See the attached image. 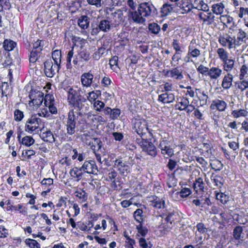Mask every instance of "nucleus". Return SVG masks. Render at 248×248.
I'll return each mask as SVG.
<instances>
[{"label":"nucleus","instance_id":"f257e3e1","mask_svg":"<svg viewBox=\"0 0 248 248\" xmlns=\"http://www.w3.org/2000/svg\"><path fill=\"white\" fill-rule=\"evenodd\" d=\"M157 14V10L153 3L150 2H143L140 3L137 12L130 13L132 22L142 24L146 21V18L154 17Z\"/></svg>","mask_w":248,"mask_h":248},{"label":"nucleus","instance_id":"f03ea898","mask_svg":"<svg viewBox=\"0 0 248 248\" xmlns=\"http://www.w3.org/2000/svg\"><path fill=\"white\" fill-rule=\"evenodd\" d=\"M136 143L141 148L142 151L153 157L157 155V150L154 144L145 138H136Z\"/></svg>","mask_w":248,"mask_h":248},{"label":"nucleus","instance_id":"7ed1b4c3","mask_svg":"<svg viewBox=\"0 0 248 248\" xmlns=\"http://www.w3.org/2000/svg\"><path fill=\"white\" fill-rule=\"evenodd\" d=\"M67 99L69 105L78 110L82 108V102L86 101V99L82 97L78 91L72 88L69 89Z\"/></svg>","mask_w":248,"mask_h":248},{"label":"nucleus","instance_id":"20e7f679","mask_svg":"<svg viewBox=\"0 0 248 248\" xmlns=\"http://www.w3.org/2000/svg\"><path fill=\"white\" fill-rule=\"evenodd\" d=\"M41 119L37 114H32L26 121L24 130L30 134H33L39 128Z\"/></svg>","mask_w":248,"mask_h":248},{"label":"nucleus","instance_id":"39448f33","mask_svg":"<svg viewBox=\"0 0 248 248\" xmlns=\"http://www.w3.org/2000/svg\"><path fill=\"white\" fill-rule=\"evenodd\" d=\"M158 147L161 150V154L166 158L171 157L174 155V150L170 145V141L164 138L159 140Z\"/></svg>","mask_w":248,"mask_h":248},{"label":"nucleus","instance_id":"423d86ee","mask_svg":"<svg viewBox=\"0 0 248 248\" xmlns=\"http://www.w3.org/2000/svg\"><path fill=\"white\" fill-rule=\"evenodd\" d=\"M218 42L224 47H228L230 49L235 48L236 46H240L238 41H236L235 37H232L228 34L220 36Z\"/></svg>","mask_w":248,"mask_h":248},{"label":"nucleus","instance_id":"0eeeda50","mask_svg":"<svg viewBox=\"0 0 248 248\" xmlns=\"http://www.w3.org/2000/svg\"><path fill=\"white\" fill-rule=\"evenodd\" d=\"M111 24L109 21L107 19H101L98 21L96 26L92 25L91 34L96 35L100 31L108 32L110 30Z\"/></svg>","mask_w":248,"mask_h":248},{"label":"nucleus","instance_id":"6e6552de","mask_svg":"<svg viewBox=\"0 0 248 248\" xmlns=\"http://www.w3.org/2000/svg\"><path fill=\"white\" fill-rule=\"evenodd\" d=\"M113 167L123 176H126L130 172L131 168L129 163L124 161L122 158L117 159L114 161Z\"/></svg>","mask_w":248,"mask_h":248},{"label":"nucleus","instance_id":"1a4fd4ad","mask_svg":"<svg viewBox=\"0 0 248 248\" xmlns=\"http://www.w3.org/2000/svg\"><path fill=\"white\" fill-rule=\"evenodd\" d=\"M29 98L33 105L38 107L43 102L44 93L38 89H31L30 93Z\"/></svg>","mask_w":248,"mask_h":248},{"label":"nucleus","instance_id":"9d476101","mask_svg":"<svg viewBox=\"0 0 248 248\" xmlns=\"http://www.w3.org/2000/svg\"><path fill=\"white\" fill-rule=\"evenodd\" d=\"M76 115L73 110L70 111L66 120L65 126L68 135H72L76 131Z\"/></svg>","mask_w":248,"mask_h":248},{"label":"nucleus","instance_id":"9b49d317","mask_svg":"<svg viewBox=\"0 0 248 248\" xmlns=\"http://www.w3.org/2000/svg\"><path fill=\"white\" fill-rule=\"evenodd\" d=\"M81 169L83 173L89 174H97L98 171L95 161L92 160L85 161L81 167Z\"/></svg>","mask_w":248,"mask_h":248},{"label":"nucleus","instance_id":"f8f14e48","mask_svg":"<svg viewBox=\"0 0 248 248\" xmlns=\"http://www.w3.org/2000/svg\"><path fill=\"white\" fill-rule=\"evenodd\" d=\"M134 128L135 132L140 136L139 138H144L145 135L148 132L151 136H152V133L148 127L147 124L145 122L143 123L140 121L137 122L135 124Z\"/></svg>","mask_w":248,"mask_h":248},{"label":"nucleus","instance_id":"ddd939ff","mask_svg":"<svg viewBox=\"0 0 248 248\" xmlns=\"http://www.w3.org/2000/svg\"><path fill=\"white\" fill-rule=\"evenodd\" d=\"M162 218H164L165 221L167 223H172L179 218V215L178 212L172 209L165 210L161 215Z\"/></svg>","mask_w":248,"mask_h":248},{"label":"nucleus","instance_id":"4468645a","mask_svg":"<svg viewBox=\"0 0 248 248\" xmlns=\"http://www.w3.org/2000/svg\"><path fill=\"white\" fill-rule=\"evenodd\" d=\"M90 53L86 49L79 50L73 60L75 64L79 65L88 62L90 60Z\"/></svg>","mask_w":248,"mask_h":248},{"label":"nucleus","instance_id":"2eb2a0df","mask_svg":"<svg viewBox=\"0 0 248 248\" xmlns=\"http://www.w3.org/2000/svg\"><path fill=\"white\" fill-rule=\"evenodd\" d=\"M87 121L89 124L95 125L98 123L104 124L106 120L101 115L93 114L91 112L87 114Z\"/></svg>","mask_w":248,"mask_h":248},{"label":"nucleus","instance_id":"dca6fc26","mask_svg":"<svg viewBox=\"0 0 248 248\" xmlns=\"http://www.w3.org/2000/svg\"><path fill=\"white\" fill-rule=\"evenodd\" d=\"M206 14L201 12L199 14V17L200 20H202L203 22L207 25H212L215 20V16L210 11L205 12Z\"/></svg>","mask_w":248,"mask_h":248},{"label":"nucleus","instance_id":"f3484780","mask_svg":"<svg viewBox=\"0 0 248 248\" xmlns=\"http://www.w3.org/2000/svg\"><path fill=\"white\" fill-rule=\"evenodd\" d=\"M227 103L221 99H216L212 101L210 105L211 109L217 110L219 111H224L227 108Z\"/></svg>","mask_w":248,"mask_h":248},{"label":"nucleus","instance_id":"a211bd4d","mask_svg":"<svg viewBox=\"0 0 248 248\" xmlns=\"http://www.w3.org/2000/svg\"><path fill=\"white\" fill-rule=\"evenodd\" d=\"M193 9L203 12H209V6L203 0H190Z\"/></svg>","mask_w":248,"mask_h":248},{"label":"nucleus","instance_id":"6ab92c4d","mask_svg":"<svg viewBox=\"0 0 248 248\" xmlns=\"http://www.w3.org/2000/svg\"><path fill=\"white\" fill-rule=\"evenodd\" d=\"M23 131H20L17 132V138L18 140L21 142L23 145L26 146L27 147H30L31 145H33L35 142V140L33 139V138L30 136H25L23 138L21 139V135L23 133Z\"/></svg>","mask_w":248,"mask_h":248},{"label":"nucleus","instance_id":"aec40b11","mask_svg":"<svg viewBox=\"0 0 248 248\" xmlns=\"http://www.w3.org/2000/svg\"><path fill=\"white\" fill-rule=\"evenodd\" d=\"M104 113L108 115L109 118L111 120H116L118 118L121 114V111L119 108H111L109 107H106L103 109Z\"/></svg>","mask_w":248,"mask_h":248},{"label":"nucleus","instance_id":"412c9836","mask_svg":"<svg viewBox=\"0 0 248 248\" xmlns=\"http://www.w3.org/2000/svg\"><path fill=\"white\" fill-rule=\"evenodd\" d=\"M127 5L129 7V9H124V12L126 13L125 16L127 18V20L129 22L131 23L132 19L130 17V13L131 12L134 13L135 12H137V10H136V3L134 0H128L127 1Z\"/></svg>","mask_w":248,"mask_h":248},{"label":"nucleus","instance_id":"4be33fe9","mask_svg":"<svg viewBox=\"0 0 248 248\" xmlns=\"http://www.w3.org/2000/svg\"><path fill=\"white\" fill-rule=\"evenodd\" d=\"M110 18L113 20L116 24H119L124 21V16L123 10L119 9L111 13Z\"/></svg>","mask_w":248,"mask_h":248},{"label":"nucleus","instance_id":"5701e85b","mask_svg":"<svg viewBox=\"0 0 248 248\" xmlns=\"http://www.w3.org/2000/svg\"><path fill=\"white\" fill-rule=\"evenodd\" d=\"M5 203L7 205L6 208V210L7 211L14 210L15 211H18L20 213H21L23 215H26L27 213L26 209L23 207L22 204H19L17 205H13L11 201L10 200H6L5 201Z\"/></svg>","mask_w":248,"mask_h":248},{"label":"nucleus","instance_id":"b1692460","mask_svg":"<svg viewBox=\"0 0 248 248\" xmlns=\"http://www.w3.org/2000/svg\"><path fill=\"white\" fill-rule=\"evenodd\" d=\"M175 96L172 93H166L158 95V101L163 104H169L174 101Z\"/></svg>","mask_w":248,"mask_h":248},{"label":"nucleus","instance_id":"393cba45","mask_svg":"<svg viewBox=\"0 0 248 248\" xmlns=\"http://www.w3.org/2000/svg\"><path fill=\"white\" fill-rule=\"evenodd\" d=\"M42 57V52L32 50L30 52L29 57L30 66H32L33 68L35 67V63L36 62H39L40 58Z\"/></svg>","mask_w":248,"mask_h":248},{"label":"nucleus","instance_id":"a878e982","mask_svg":"<svg viewBox=\"0 0 248 248\" xmlns=\"http://www.w3.org/2000/svg\"><path fill=\"white\" fill-rule=\"evenodd\" d=\"M75 196L81 203L85 202L88 199V193L81 188H78L75 192Z\"/></svg>","mask_w":248,"mask_h":248},{"label":"nucleus","instance_id":"bb28decb","mask_svg":"<svg viewBox=\"0 0 248 248\" xmlns=\"http://www.w3.org/2000/svg\"><path fill=\"white\" fill-rule=\"evenodd\" d=\"M69 173L70 176L75 179L77 181H79L83 178V172L81 169V167H74L72 169H71Z\"/></svg>","mask_w":248,"mask_h":248},{"label":"nucleus","instance_id":"cd10ccee","mask_svg":"<svg viewBox=\"0 0 248 248\" xmlns=\"http://www.w3.org/2000/svg\"><path fill=\"white\" fill-rule=\"evenodd\" d=\"M41 139L45 142L53 143L55 141V138L50 130H46L40 135Z\"/></svg>","mask_w":248,"mask_h":248},{"label":"nucleus","instance_id":"c85d7f7f","mask_svg":"<svg viewBox=\"0 0 248 248\" xmlns=\"http://www.w3.org/2000/svg\"><path fill=\"white\" fill-rule=\"evenodd\" d=\"M89 24L90 18L87 16H82L78 19V25L81 29H87L89 27Z\"/></svg>","mask_w":248,"mask_h":248},{"label":"nucleus","instance_id":"c756f323","mask_svg":"<svg viewBox=\"0 0 248 248\" xmlns=\"http://www.w3.org/2000/svg\"><path fill=\"white\" fill-rule=\"evenodd\" d=\"M150 201L153 202L154 207L160 209L165 206V201L162 199H160L157 196H153L149 197Z\"/></svg>","mask_w":248,"mask_h":248},{"label":"nucleus","instance_id":"7c9ffc66","mask_svg":"<svg viewBox=\"0 0 248 248\" xmlns=\"http://www.w3.org/2000/svg\"><path fill=\"white\" fill-rule=\"evenodd\" d=\"M212 11L217 15H221L225 9V5L222 2L214 3L212 5Z\"/></svg>","mask_w":248,"mask_h":248},{"label":"nucleus","instance_id":"2f4dec72","mask_svg":"<svg viewBox=\"0 0 248 248\" xmlns=\"http://www.w3.org/2000/svg\"><path fill=\"white\" fill-rule=\"evenodd\" d=\"M174 8V4H171L168 2L164 3L161 8L162 16H166L169 15L173 11Z\"/></svg>","mask_w":248,"mask_h":248},{"label":"nucleus","instance_id":"473e14b6","mask_svg":"<svg viewBox=\"0 0 248 248\" xmlns=\"http://www.w3.org/2000/svg\"><path fill=\"white\" fill-rule=\"evenodd\" d=\"M205 186V184L201 177L197 178L193 183V188L197 192L198 191H203Z\"/></svg>","mask_w":248,"mask_h":248},{"label":"nucleus","instance_id":"72a5a7b5","mask_svg":"<svg viewBox=\"0 0 248 248\" xmlns=\"http://www.w3.org/2000/svg\"><path fill=\"white\" fill-rule=\"evenodd\" d=\"M52 58L55 64V67H58L61 63L62 54L61 51L58 49L55 50L52 52Z\"/></svg>","mask_w":248,"mask_h":248},{"label":"nucleus","instance_id":"f704fd0d","mask_svg":"<svg viewBox=\"0 0 248 248\" xmlns=\"http://www.w3.org/2000/svg\"><path fill=\"white\" fill-rule=\"evenodd\" d=\"M211 181L215 184L217 188H221L223 185V178L219 175L213 174L211 176Z\"/></svg>","mask_w":248,"mask_h":248},{"label":"nucleus","instance_id":"c9c22d12","mask_svg":"<svg viewBox=\"0 0 248 248\" xmlns=\"http://www.w3.org/2000/svg\"><path fill=\"white\" fill-rule=\"evenodd\" d=\"M16 43L11 40L5 39L3 43V47L5 50L11 51L16 46Z\"/></svg>","mask_w":248,"mask_h":248},{"label":"nucleus","instance_id":"e433bc0d","mask_svg":"<svg viewBox=\"0 0 248 248\" xmlns=\"http://www.w3.org/2000/svg\"><path fill=\"white\" fill-rule=\"evenodd\" d=\"M142 208L137 209L133 214V217L134 219L136 221L140 223L143 220V211Z\"/></svg>","mask_w":248,"mask_h":248},{"label":"nucleus","instance_id":"4c0bfd02","mask_svg":"<svg viewBox=\"0 0 248 248\" xmlns=\"http://www.w3.org/2000/svg\"><path fill=\"white\" fill-rule=\"evenodd\" d=\"M224 70L227 72H231L234 66V61L232 59H227L225 62H222Z\"/></svg>","mask_w":248,"mask_h":248},{"label":"nucleus","instance_id":"58836bf2","mask_svg":"<svg viewBox=\"0 0 248 248\" xmlns=\"http://www.w3.org/2000/svg\"><path fill=\"white\" fill-rule=\"evenodd\" d=\"M210 165L212 169L216 171H219L222 170L223 167V164L218 159L212 160Z\"/></svg>","mask_w":248,"mask_h":248},{"label":"nucleus","instance_id":"ea45409f","mask_svg":"<svg viewBox=\"0 0 248 248\" xmlns=\"http://www.w3.org/2000/svg\"><path fill=\"white\" fill-rule=\"evenodd\" d=\"M182 73V69L180 66L174 68L168 72L172 77H176V78H183Z\"/></svg>","mask_w":248,"mask_h":248},{"label":"nucleus","instance_id":"a19ab883","mask_svg":"<svg viewBox=\"0 0 248 248\" xmlns=\"http://www.w3.org/2000/svg\"><path fill=\"white\" fill-rule=\"evenodd\" d=\"M148 29L152 33L157 35L160 32L161 28L159 25L154 22L149 24Z\"/></svg>","mask_w":248,"mask_h":248},{"label":"nucleus","instance_id":"79ce46f5","mask_svg":"<svg viewBox=\"0 0 248 248\" xmlns=\"http://www.w3.org/2000/svg\"><path fill=\"white\" fill-rule=\"evenodd\" d=\"M103 146V143L99 138H94L92 142V148L93 150H101Z\"/></svg>","mask_w":248,"mask_h":248},{"label":"nucleus","instance_id":"37998d69","mask_svg":"<svg viewBox=\"0 0 248 248\" xmlns=\"http://www.w3.org/2000/svg\"><path fill=\"white\" fill-rule=\"evenodd\" d=\"M44 42L43 40L38 39L33 44L32 50L42 52L44 46Z\"/></svg>","mask_w":248,"mask_h":248},{"label":"nucleus","instance_id":"c03bdc74","mask_svg":"<svg viewBox=\"0 0 248 248\" xmlns=\"http://www.w3.org/2000/svg\"><path fill=\"white\" fill-rule=\"evenodd\" d=\"M217 52L222 62H225L228 59V53L223 48H218Z\"/></svg>","mask_w":248,"mask_h":248},{"label":"nucleus","instance_id":"a18cd8bd","mask_svg":"<svg viewBox=\"0 0 248 248\" xmlns=\"http://www.w3.org/2000/svg\"><path fill=\"white\" fill-rule=\"evenodd\" d=\"M216 199L222 204H226L229 200V196L224 193L220 192L216 194Z\"/></svg>","mask_w":248,"mask_h":248},{"label":"nucleus","instance_id":"49530a36","mask_svg":"<svg viewBox=\"0 0 248 248\" xmlns=\"http://www.w3.org/2000/svg\"><path fill=\"white\" fill-rule=\"evenodd\" d=\"M222 72V70L217 67H212L209 71L208 76L210 78H218Z\"/></svg>","mask_w":248,"mask_h":248},{"label":"nucleus","instance_id":"de8ad7c7","mask_svg":"<svg viewBox=\"0 0 248 248\" xmlns=\"http://www.w3.org/2000/svg\"><path fill=\"white\" fill-rule=\"evenodd\" d=\"M243 231V228L241 226H238L234 228L233 231V236L235 240H239L241 238Z\"/></svg>","mask_w":248,"mask_h":248},{"label":"nucleus","instance_id":"09e8293b","mask_svg":"<svg viewBox=\"0 0 248 248\" xmlns=\"http://www.w3.org/2000/svg\"><path fill=\"white\" fill-rule=\"evenodd\" d=\"M9 83L7 81H3L0 78V89L1 90L2 95H6L9 90Z\"/></svg>","mask_w":248,"mask_h":248},{"label":"nucleus","instance_id":"8fccbe9b","mask_svg":"<svg viewBox=\"0 0 248 248\" xmlns=\"http://www.w3.org/2000/svg\"><path fill=\"white\" fill-rule=\"evenodd\" d=\"M87 3L95 8H99L103 6L104 2L102 0H86Z\"/></svg>","mask_w":248,"mask_h":248},{"label":"nucleus","instance_id":"3c124183","mask_svg":"<svg viewBox=\"0 0 248 248\" xmlns=\"http://www.w3.org/2000/svg\"><path fill=\"white\" fill-rule=\"evenodd\" d=\"M117 176V172L113 169L110 168L109 172L108 174V177L106 179L107 181H110L114 184L116 183V177Z\"/></svg>","mask_w":248,"mask_h":248},{"label":"nucleus","instance_id":"603ef678","mask_svg":"<svg viewBox=\"0 0 248 248\" xmlns=\"http://www.w3.org/2000/svg\"><path fill=\"white\" fill-rule=\"evenodd\" d=\"M201 54L200 50L198 48H193L191 46L188 47L187 55L193 58H197Z\"/></svg>","mask_w":248,"mask_h":248},{"label":"nucleus","instance_id":"864d4df0","mask_svg":"<svg viewBox=\"0 0 248 248\" xmlns=\"http://www.w3.org/2000/svg\"><path fill=\"white\" fill-rule=\"evenodd\" d=\"M25 242L30 248H40V245L34 239L27 238Z\"/></svg>","mask_w":248,"mask_h":248},{"label":"nucleus","instance_id":"5fc2aeb1","mask_svg":"<svg viewBox=\"0 0 248 248\" xmlns=\"http://www.w3.org/2000/svg\"><path fill=\"white\" fill-rule=\"evenodd\" d=\"M45 105L47 107V105H50L54 102V97L52 94H47L44 97Z\"/></svg>","mask_w":248,"mask_h":248},{"label":"nucleus","instance_id":"6e6d98bb","mask_svg":"<svg viewBox=\"0 0 248 248\" xmlns=\"http://www.w3.org/2000/svg\"><path fill=\"white\" fill-rule=\"evenodd\" d=\"M106 48L104 47L99 48L97 51L94 52L93 55V58L95 60H98L105 52Z\"/></svg>","mask_w":248,"mask_h":248},{"label":"nucleus","instance_id":"4d7b16f0","mask_svg":"<svg viewBox=\"0 0 248 248\" xmlns=\"http://www.w3.org/2000/svg\"><path fill=\"white\" fill-rule=\"evenodd\" d=\"M140 246L141 248H152L153 245L150 241L144 238H140L139 241Z\"/></svg>","mask_w":248,"mask_h":248},{"label":"nucleus","instance_id":"13d9d810","mask_svg":"<svg viewBox=\"0 0 248 248\" xmlns=\"http://www.w3.org/2000/svg\"><path fill=\"white\" fill-rule=\"evenodd\" d=\"M247 35V34L246 32L242 29H240L237 35V41H238V43H239V42H246Z\"/></svg>","mask_w":248,"mask_h":248},{"label":"nucleus","instance_id":"bf43d9fd","mask_svg":"<svg viewBox=\"0 0 248 248\" xmlns=\"http://www.w3.org/2000/svg\"><path fill=\"white\" fill-rule=\"evenodd\" d=\"M248 112L245 109H238L232 111V114L234 118L246 116Z\"/></svg>","mask_w":248,"mask_h":248},{"label":"nucleus","instance_id":"052dcab7","mask_svg":"<svg viewBox=\"0 0 248 248\" xmlns=\"http://www.w3.org/2000/svg\"><path fill=\"white\" fill-rule=\"evenodd\" d=\"M236 220L240 224H246L248 222V214L238 215Z\"/></svg>","mask_w":248,"mask_h":248},{"label":"nucleus","instance_id":"680f3d73","mask_svg":"<svg viewBox=\"0 0 248 248\" xmlns=\"http://www.w3.org/2000/svg\"><path fill=\"white\" fill-rule=\"evenodd\" d=\"M136 229L138 230V233L142 236H145L148 232L147 228L146 227H143L141 223L137 225Z\"/></svg>","mask_w":248,"mask_h":248},{"label":"nucleus","instance_id":"e2e57ef3","mask_svg":"<svg viewBox=\"0 0 248 248\" xmlns=\"http://www.w3.org/2000/svg\"><path fill=\"white\" fill-rule=\"evenodd\" d=\"M43 188L44 189H46L47 187H49L50 186H51L53 184V180L51 178H44L41 182Z\"/></svg>","mask_w":248,"mask_h":248},{"label":"nucleus","instance_id":"0e129e2a","mask_svg":"<svg viewBox=\"0 0 248 248\" xmlns=\"http://www.w3.org/2000/svg\"><path fill=\"white\" fill-rule=\"evenodd\" d=\"M8 76L10 78H13V77H18L19 76V72L18 69L16 68L15 66H11L10 68L9 69Z\"/></svg>","mask_w":248,"mask_h":248},{"label":"nucleus","instance_id":"69168bd1","mask_svg":"<svg viewBox=\"0 0 248 248\" xmlns=\"http://www.w3.org/2000/svg\"><path fill=\"white\" fill-rule=\"evenodd\" d=\"M235 87L243 91L248 88V81L246 80L237 81L235 82Z\"/></svg>","mask_w":248,"mask_h":248},{"label":"nucleus","instance_id":"338daca9","mask_svg":"<svg viewBox=\"0 0 248 248\" xmlns=\"http://www.w3.org/2000/svg\"><path fill=\"white\" fill-rule=\"evenodd\" d=\"M14 118L16 121H21L24 118L23 112L19 109H16L14 112Z\"/></svg>","mask_w":248,"mask_h":248},{"label":"nucleus","instance_id":"774afa93","mask_svg":"<svg viewBox=\"0 0 248 248\" xmlns=\"http://www.w3.org/2000/svg\"><path fill=\"white\" fill-rule=\"evenodd\" d=\"M192 9H193V7L192 6L191 2H190V3H188V2L183 3L181 8L182 10V13H187L189 12Z\"/></svg>","mask_w":248,"mask_h":248}]
</instances>
